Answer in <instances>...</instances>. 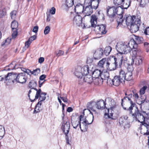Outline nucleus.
<instances>
[{
  "label": "nucleus",
  "mask_w": 149,
  "mask_h": 149,
  "mask_svg": "<svg viewBox=\"0 0 149 149\" xmlns=\"http://www.w3.org/2000/svg\"><path fill=\"white\" fill-rule=\"evenodd\" d=\"M131 45L128 44V43L124 42H118L116 46V48L118 52L120 55V58H119V66L120 67L123 62L124 63L127 60V56L126 54L130 53L133 49Z\"/></svg>",
  "instance_id": "1"
},
{
  "label": "nucleus",
  "mask_w": 149,
  "mask_h": 149,
  "mask_svg": "<svg viewBox=\"0 0 149 149\" xmlns=\"http://www.w3.org/2000/svg\"><path fill=\"white\" fill-rule=\"evenodd\" d=\"M132 116L134 118L145 126L147 129L149 127V114L144 111H140L137 107L134 109V112Z\"/></svg>",
  "instance_id": "2"
},
{
  "label": "nucleus",
  "mask_w": 149,
  "mask_h": 149,
  "mask_svg": "<svg viewBox=\"0 0 149 149\" xmlns=\"http://www.w3.org/2000/svg\"><path fill=\"white\" fill-rule=\"evenodd\" d=\"M6 80H10L14 84L18 83L23 84L26 82V79L25 77V74L21 73L17 74L16 73H9L5 76Z\"/></svg>",
  "instance_id": "3"
},
{
  "label": "nucleus",
  "mask_w": 149,
  "mask_h": 149,
  "mask_svg": "<svg viewBox=\"0 0 149 149\" xmlns=\"http://www.w3.org/2000/svg\"><path fill=\"white\" fill-rule=\"evenodd\" d=\"M132 96V94L130 93L128 94V96L124 97L123 98L121 99V105L123 109L129 111L130 114L132 116L134 113V111H133L132 110L135 105V103L133 102L131 100Z\"/></svg>",
  "instance_id": "4"
},
{
  "label": "nucleus",
  "mask_w": 149,
  "mask_h": 149,
  "mask_svg": "<svg viewBox=\"0 0 149 149\" xmlns=\"http://www.w3.org/2000/svg\"><path fill=\"white\" fill-rule=\"evenodd\" d=\"M138 16H132L129 15H125L123 19V15L121 14L119 15L116 19L118 25L125 26H129L135 21V18Z\"/></svg>",
  "instance_id": "5"
},
{
  "label": "nucleus",
  "mask_w": 149,
  "mask_h": 149,
  "mask_svg": "<svg viewBox=\"0 0 149 149\" xmlns=\"http://www.w3.org/2000/svg\"><path fill=\"white\" fill-rule=\"evenodd\" d=\"M97 18L95 15H93L91 16L90 22L92 27H94L95 29H98V32L101 35L104 34L106 33L107 31L106 30V27L105 25L102 24L100 25H96L97 21Z\"/></svg>",
  "instance_id": "6"
},
{
  "label": "nucleus",
  "mask_w": 149,
  "mask_h": 149,
  "mask_svg": "<svg viewBox=\"0 0 149 149\" xmlns=\"http://www.w3.org/2000/svg\"><path fill=\"white\" fill-rule=\"evenodd\" d=\"M143 41V39L142 37L137 36H135L134 38L130 40L128 44L131 45L134 54L136 55L137 52L139 51L138 44L142 43Z\"/></svg>",
  "instance_id": "7"
},
{
  "label": "nucleus",
  "mask_w": 149,
  "mask_h": 149,
  "mask_svg": "<svg viewBox=\"0 0 149 149\" xmlns=\"http://www.w3.org/2000/svg\"><path fill=\"white\" fill-rule=\"evenodd\" d=\"M94 105H95L96 107L99 109L102 110L106 108L105 106L106 103L105 102L102 100H100L96 103L92 101L88 103L87 104V107L88 108L91 109L95 113H96V111L93 108V106Z\"/></svg>",
  "instance_id": "8"
},
{
  "label": "nucleus",
  "mask_w": 149,
  "mask_h": 149,
  "mask_svg": "<svg viewBox=\"0 0 149 149\" xmlns=\"http://www.w3.org/2000/svg\"><path fill=\"white\" fill-rule=\"evenodd\" d=\"M61 129L64 133L68 134L70 128V123L68 118L64 117V114L63 113L62 115Z\"/></svg>",
  "instance_id": "9"
},
{
  "label": "nucleus",
  "mask_w": 149,
  "mask_h": 149,
  "mask_svg": "<svg viewBox=\"0 0 149 149\" xmlns=\"http://www.w3.org/2000/svg\"><path fill=\"white\" fill-rule=\"evenodd\" d=\"M135 19V21L128 27L132 33H135L138 31L141 24V17L139 16L136 17Z\"/></svg>",
  "instance_id": "10"
},
{
  "label": "nucleus",
  "mask_w": 149,
  "mask_h": 149,
  "mask_svg": "<svg viewBox=\"0 0 149 149\" xmlns=\"http://www.w3.org/2000/svg\"><path fill=\"white\" fill-rule=\"evenodd\" d=\"M128 118V116L125 115L120 117L119 119V124L124 129L129 128L130 126V123L127 120Z\"/></svg>",
  "instance_id": "11"
},
{
  "label": "nucleus",
  "mask_w": 149,
  "mask_h": 149,
  "mask_svg": "<svg viewBox=\"0 0 149 149\" xmlns=\"http://www.w3.org/2000/svg\"><path fill=\"white\" fill-rule=\"evenodd\" d=\"M118 7L116 8L113 6L111 7L108 6L107 10V14L109 17L111 18L113 17L116 14L118 15L117 17L119 16V15H120L118 13Z\"/></svg>",
  "instance_id": "12"
},
{
  "label": "nucleus",
  "mask_w": 149,
  "mask_h": 149,
  "mask_svg": "<svg viewBox=\"0 0 149 149\" xmlns=\"http://www.w3.org/2000/svg\"><path fill=\"white\" fill-rule=\"evenodd\" d=\"M122 80L119 76H116L113 79H108L107 81V83L108 84H110L111 85H113L116 86H118L122 82Z\"/></svg>",
  "instance_id": "13"
},
{
  "label": "nucleus",
  "mask_w": 149,
  "mask_h": 149,
  "mask_svg": "<svg viewBox=\"0 0 149 149\" xmlns=\"http://www.w3.org/2000/svg\"><path fill=\"white\" fill-rule=\"evenodd\" d=\"M82 118H83V116L81 115L80 116L79 119L77 118L74 120H72L71 123L73 128L76 129L77 127L79 126L81 131H83V130L81 129L82 126L81 124V122L83 120Z\"/></svg>",
  "instance_id": "14"
},
{
  "label": "nucleus",
  "mask_w": 149,
  "mask_h": 149,
  "mask_svg": "<svg viewBox=\"0 0 149 149\" xmlns=\"http://www.w3.org/2000/svg\"><path fill=\"white\" fill-rule=\"evenodd\" d=\"M104 55L103 49L99 48L97 49L94 54V58L95 60H99Z\"/></svg>",
  "instance_id": "15"
},
{
  "label": "nucleus",
  "mask_w": 149,
  "mask_h": 149,
  "mask_svg": "<svg viewBox=\"0 0 149 149\" xmlns=\"http://www.w3.org/2000/svg\"><path fill=\"white\" fill-rule=\"evenodd\" d=\"M90 113L93 115V118L92 121L91 122H88V120H87L86 118L84 119H83V118H82L83 121L81 122V123H82L81 126L83 128L82 130H83L86 131L88 128V125L91 124L93 121V113L91 112H90Z\"/></svg>",
  "instance_id": "16"
},
{
  "label": "nucleus",
  "mask_w": 149,
  "mask_h": 149,
  "mask_svg": "<svg viewBox=\"0 0 149 149\" xmlns=\"http://www.w3.org/2000/svg\"><path fill=\"white\" fill-rule=\"evenodd\" d=\"M114 62L112 63L111 61L110 62V64L108 65L109 67L107 68V70L110 71L115 70L118 65V63L119 64L118 59L114 58Z\"/></svg>",
  "instance_id": "17"
},
{
  "label": "nucleus",
  "mask_w": 149,
  "mask_h": 149,
  "mask_svg": "<svg viewBox=\"0 0 149 149\" xmlns=\"http://www.w3.org/2000/svg\"><path fill=\"white\" fill-rule=\"evenodd\" d=\"M85 3L92 6L93 9L96 10L97 9L100 2L92 0H85Z\"/></svg>",
  "instance_id": "18"
},
{
  "label": "nucleus",
  "mask_w": 149,
  "mask_h": 149,
  "mask_svg": "<svg viewBox=\"0 0 149 149\" xmlns=\"http://www.w3.org/2000/svg\"><path fill=\"white\" fill-rule=\"evenodd\" d=\"M74 74L78 78L81 79L83 76L82 67L80 66H78L75 69Z\"/></svg>",
  "instance_id": "19"
},
{
  "label": "nucleus",
  "mask_w": 149,
  "mask_h": 149,
  "mask_svg": "<svg viewBox=\"0 0 149 149\" xmlns=\"http://www.w3.org/2000/svg\"><path fill=\"white\" fill-rule=\"evenodd\" d=\"M93 8L92 6L89 5L88 4V5L86 6L85 9L84 8L83 12L85 14L84 17L86 16H88L92 14L93 12Z\"/></svg>",
  "instance_id": "20"
},
{
  "label": "nucleus",
  "mask_w": 149,
  "mask_h": 149,
  "mask_svg": "<svg viewBox=\"0 0 149 149\" xmlns=\"http://www.w3.org/2000/svg\"><path fill=\"white\" fill-rule=\"evenodd\" d=\"M82 17L79 14L76 15L74 18L73 23L74 25L79 26L82 23Z\"/></svg>",
  "instance_id": "21"
},
{
  "label": "nucleus",
  "mask_w": 149,
  "mask_h": 149,
  "mask_svg": "<svg viewBox=\"0 0 149 149\" xmlns=\"http://www.w3.org/2000/svg\"><path fill=\"white\" fill-rule=\"evenodd\" d=\"M84 6L82 4L79 3H77L75 6L74 10L77 14L83 12Z\"/></svg>",
  "instance_id": "22"
},
{
  "label": "nucleus",
  "mask_w": 149,
  "mask_h": 149,
  "mask_svg": "<svg viewBox=\"0 0 149 149\" xmlns=\"http://www.w3.org/2000/svg\"><path fill=\"white\" fill-rule=\"evenodd\" d=\"M74 4L73 0H66L65 4L62 6V8L66 11H68V8Z\"/></svg>",
  "instance_id": "23"
},
{
  "label": "nucleus",
  "mask_w": 149,
  "mask_h": 149,
  "mask_svg": "<svg viewBox=\"0 0 149 149\" xmlns=\"http://www.w3.org/2000/svg\"><path fill=\"white\" fill-rule=\"evenodd\" d=\"M142 57L141 56H137L134 59H132L131 64L133 65L134 64L136 65H139L142 63Z\"/></svg>",
  "instance_id": "24"
},
{
  "label": "nucleus",
  "mask_w": 149,
  "mask_h": 149,
  "mask_svg": "<svg viewBox=\"0 0 149 149\" xmlns=\"http://www.w3.org/2000/svg\"><path fill=\"white\" fill-rule=\"evenodd\" d=\"M131 3V0H123L121 6L118 7V8L120 7L122 9H127L129 7Z\"/></svg>",
  "instance_id": "25"
},
{
  "label": "nucleus",
  "mask_w": 149,
  "mask_h": 149,
  "mask_svg": "<svg viewBox=\"0 0 149 149\" xmlns=\"http://www.w3.org/2000/svg\"><path fill=\"white\" fill-rule=\"evenodd\" d=\"M91 66L90 67L88 65H85L82 67L83 70V74L85 75H87L88 74H91L92 72L91 69L92 68H91Z\"/></svg>",
  "instance_id": "26"
},
{
  "label": "nucleus",
  "mask_w": 149,
  "mask_h": 149,
  "mask_svg": "<svg viewBox=\"0 0 149 149\" xmlns=\"http://www.w3.org/2000/svg\"><path fill=\"white\" fill-rule=\"evenodd\" d=\"M90 75H85L83 79V81L88 83H91L93 81L94 78Z\"/></svg>",
  "instance_id": "27"
},
{
  "label": "nucleus",
  "mask_w": 149,
  "mask_h": 149,
  "mask_svg": "<svg viewBox=\"0 0 149 149\" xmlns=\"http://www.w3.org/2000/svg\"><path fill=\"white\" fill-rule=\"evenodd\" d=\"M101 72V70L96 69L94 71H92V72L90 74H92L93 77L94 78L100 77Z\"/></svg>",
  "instance_id": "28"
},
{
  "label": "nucleus",
  "mask_w": 149,
  "mask_h": 149,
  "mask_svg": "<svg viewBox=\"0 0 149 149\" xmlns=\"http://www.w3.org/2000/svg\"><path fill=\"white\" fill-rule=\"evenodd\" d=\"M109 73L107 71L102 72L101 74L100 75V78L103 80H107L108 79H110L109 78Z\"/></svg>",
  "instance_id": "29"
},
{
  "label": "nucleus",
  "mask_w": 149,
  "mask_h": 149,
  "mask_svg": "<svg viewBox=\"0 0 149 149\" xmlns=\"http://www.w3.org/2000/svg\"><path fill=\"white\" fill-rule=\"evenodd\" d=\"M36 37V36L35 35H33L29 38L28 41L26 42L25 43V47L28 48L32 42L35 39Z\"/></svg>",
  "instance_id": "30"
},
{
  "label": "nucleus",
  "mask_w": 149,
  "mask_h": 149,
  "mask_svg": "<svg viewBox=\"0 0 149 149\" xmlns=\"http://www.w3.org/2000/svg\"><path fill=\"white\" fill-rule=\"evenodd\" d=\"M126 72H127L125 70L121 69L120 70L119 72V76L123 81L124 80Z\"/></svg>",
  "instance_id": "31"
},
{
  "label": "nucleus",
  "mask_w": 149,
  "mask_h": 149,
  "mask_svg": "<svg viewBox=\"0 0 149 149\" xmlns=\"http://www.w3.org/2000/svg\"><path fill=\"white\" fill-rule=\"evenodd\" d=\"M137 1L140 2V6L142 7L146 6L149 2V0H137Z\"/></svg>",
  "instance_id": "32"
},
{
  "label": "nucleus",
  "mask_w": 149,
  "mask_h": 149,
  "mask_svg": "<svg viewBox=\"0 0 149 149\" xmlns=\"http://www.w3.org/2000/svg\"><path fill=\"white\" fill-rule=\"evenodd\" d=\"M37 84L36 81L33 80L30 81L29 84V87L31 89H34L36 88H35L37 86Z\"/></svg>",
  "instance_id": "33"
},
{
  "label": "nucleus",
  "mask_w": 149,
  "mask_h": 149,
  "mask_svg": "<svg viewBox=\"0 0 149 149\" xmlns=\"http://www.w3.org/2000/svg\"><path fill=\"white\" fill-rule=\"evenodd\" d=\"M132 74L131 72H126L125 76V77L124 80L127 81H130L131 80L132 78Z\"/></svg>",
  "instance_id": "34"
},
{
  "label": "nucleus",
  "mask_w": 149,
  "mask_h": 149,
  "mask_svg": "<svg viewBox=\"0 0 149 149\" xmlns=\"http://www.w3.org/2000/svg\"><path fill=\"white\" fill-rule=\"evenodd\" d=\"M112 49V47L110 46H108L106 47L104 50V54L106 56H108L110 53Z\"/></svg>",
  "instance_id": "35"
},
{
  "label": "nucleus",
  "mask_w": 149,
  "mask_h": 149,
  "mask_svg": "<svg viewBox=\"0 0 149 149\" xmlns=\"http://www.w3.org/2000/svg\"><path fill=\"white\" fill-rule=\"evenodd\" d=\"M18 26V24L17 22L13 21L11 24V27L12 30H17V28Z\"/></svg>",
  "instance_id": "36"
},
{
  "label": "nucleus",
  "mask_w": 149,
  "mask_h": 149,
  "mask_svg": "<svg viewBox=\"0 0 149 149\" xmlns=\"http://www.w3.org/2000/svg\"><path fill=\"white\" fill-rule=\"evenodd\" d=\"M110 62H111V60L110 59L105 58L103 68L107 69V68L109 67L108 65L110 64Z\"/></svg>",
  "instance_id": "37"
},
{
  "label": "nucleus",
  "mask_w": 149,
  "mask_h": 149,
  "mask_svg": "<svg viewBox=\"0 0 149 149\" xmlns=\"http://www.w3.org/2000/svg\"><path fill=\"white\" fill-rule=\"evenodd\" d=\"M93 82L96 84H102L103 82V80L99 77L94 78Z\"/></svg>",
  "instance_id": "38"
},
{
  "label": "nucleus",
  "mask_w": 149,
  "mask_h": 149,
  "mask_svg": "<svg viewBox=\"0 0 149 149\" xmlns=\"http://www.w3.org/2000/svg\"><path fill=\"white\" fill-rule=\"evenodd\" d=\"M5 133L4 128L1 125H0V139H2L4 136Z\"/></svg>",
  "instance_id": "39"
},
{
  "label": "nucleus",
  "mask_w": 149,
  "mask_h": 149,
  "mask_svg": "<svg viewBox=\"0 0 149 149\" xmlns=\"http://www.w3.org/2000/svg\"><path fill=\"white\" fill-rule=\"evenodd\" d=\"M113 108L111 109H111H107V111H108V113H106L104 115V117L107 118H111V117H112L113 116V113L112 112H111L110 113H109V111L110 110H112ZM111 112H112V111H111Z\"/></svg>",
  "instance_id": "40"
},
{
  "label": "nucleus",
  "mask_w": 149,
  "mask_h": 149,
  "mask_svg": "<svg viewBox=\"0 0 149 149\" xmlns=\"http://www.w3.org/2000/svg\"><path fill=\"white\" fill-rule=\"evenodd\" d=\"M109 102L110 103V104H111L110 106L111 107H110V108L111 109V110L112 108H114V106L115 105V102L114 101V100L111 98H109Z\"/></svg>",
  "instance_id": "41"
},
{
  "label": "nucleus",
  "mask_w": 149,
  "mask_h": 149,
  "mask_svg": "<svg viewBox=\"0 0 149 149\" xmlns=\"http://www.w3.org/2000/svg\"><path fill=\"white\" fill-rule=\"evenodd\" d=\"M47 93H46L42 92L41 95L40 96V100L41 101H42L45 100L46 98V97L45 96Z\"/></svg>",
  "instance_id": "42"
},
{
  "label": "nucleus",
  "mask_w": 149,
  "mask_h": 149,
  "mask_svg": "<svg viewBox=\"0 0 149 149\" xmlns=\"http://www.w3.org/2000/svg\"><path fill=\"white\" fill-rule=\"evenodd\" d=\"M104 60L105 58H103L98 62V65L99 67L103 68Z\"/></svg>",
  "instance_id": "43"
},
{
  "label": "nucleus",
  "mask_w": 149,
  "mask_h": 149,
  "mask_svg": "<svg viewBox=\"0 0 149 149\" xmlns=\"http://www.w3.org/2000/svg\"><path fill=\"white\" fill-rule=\"evenodd\" d=\"M40 72V69L38 68L35 70H33L31 74L35 76H36Z\"/></svg>",
  "instance_id": "44"
},
{
  "label": "nucleus",
  "mask_w": 149,
  "mask_h": 149,
  "mask_svg": "<svg viewBox=\"0 0 149 149\" xmlns=\"http://www.w3.org/2000/svg\"><path fill=\"white\" fill-rule=\"evenodd\" d=\"M147 87L146 86H143L139 91L140 94L141 95L144 94L145 92V90L147 88Z\"/></svg>",
  "instance_id": "45"
},
{
  "label": "nucleus",
  "mask_w": 149,
  "mask_h": 149,
  "mask_svg": "<svg viewBox=\"0 0 149 149\" xmlns=\"http://www.w3.org/2000/svg\"><path fill=\"white\" fill-rule=\"evenodd\" d=\"M13 63H15V62H12L9 65L8 67L9 68L8 69V70H13L15 69V65Z\"/></svg>",
  "instance_id": "46"
},
{
  "label": "nucleus",
  "mask_w": 149,
  "mask_h": 149,
  "mask_svg": "<svg viewBox=\"0 0 149 149\" xmlns=\"http://www.w3.org/2000/svg\"><path fill=\"white\" fill-rule=\"evenodd\" d=\"M6 13L5 9H3L0 8V18H2Z\"/></svg>",
  "instance_id": "47"
},
{
  "label": "nucleus",
  "mask_w": 149,
  "mask_h": 149,
  "mask_svg": "<svg viewBox=\"0 0 149 149\" xmlns=\"http://www.w3.org/2000/svg\"><path fill=\"white\" fill-rule=\"evenodd\" d=\"M50 31V28L49 26H46L44 30V33L45 35H46Z\"/></svg>",
  "instance_id": "48"
},
{
  "label": "nucleus",
  "mask_w": 149,
  "mask_h": 149,
  "mask_svg": "<svg viewBox=\"0 0 149 149\" xmlns=\"http://www.w3.org/2000/svg\"><path fill=\"white\" fill-rule=\"evenodd\" d=\"M41 95V93L38 92L37 91H36V93L35 96V98L33 100H31V99L30 98V100H31V102H33L36 99H38L40 97Z\"/></svg>",
  "instance_id": "49"
},
{
  "label": "nucleus",
  "mask_w": 149,
  "mask_h": 149,
  "mask_svg": "<svg viewBox=\"0 0 149 149\" xmlns=\"http://www.w3.org/2000/svg\"><path fill=\"white\" fill-rule=\"evenodd\" d=\"M16 11L15 10L13 11L10 13V15L12 19H14L16 17Z\"/></svg>",
  "instance_id": "50"
},
{
  "label": "nucleus",
  "mask_w": 149,
  "mask_h": 149,
  "mask_svg": "<svg viewBox=\"0 0 149 149\" xmlns=\"http://www.w3.org/2000/svg\"><path fill=\"white\" fill-rule=\"evenodd\" d=\"M64 54V52L61 50H59L58 53H56V56L57 57L63 55Z\"/></svg>",
  "instance_id": "51"
},
{
  "label": "nucleus",
  "mask_w": 149,
  "mask_h": 149,
  "mask_svg": "<svg viewBox=\"0 0 149 149\" xmlns=\"http://www.w3.org/2000/svg\"><path fill=\"white\" fill-rule=\"evenodd\" d=\"M133 65L131 64V65H130V64L128 65L127 68V69L128 72H132V71L133 70V68L132 66Z\"/></svg>",
  "instance_id": "52"
},
{
  "label": "nucleus",
  "mask_w": 149,
  "mask_h": 149,
  "mask_svg": "<svg viewBox=\"0 0 149 149\" xmlns=\"http://www.w3.org/2000/svg\"><path fill=\"white\" fill-rule=\"evenodd\" d=\"M93 61V59L92 57H88L87 58V63L88 64H91Z\"/></svg>",
  "instance_id": "53"
},
{
  "label": "nucleus",
  "mask_w": 149,
  "mask_h": 149,
  "mask_svg": "<svg viewBox=\"0 0 149 149\" xmlns=\"http://www.w3.org/2000/svg\"><path fill=\"white\" fill-rule=\"evenodd\" d=\"M133 93V96L135 97L136 100L137 99L139 98V96L137 93L136 92V90H134L132 91Z\"/></svg>",
  "instance_id": "54"
},
{
  "label": "nucleus",
  "mask_w": 149,
  "mask_h": 149,
  "mask_svg": "<svg viewBox=\"0 0 149 149\" xmlns=\"http://www.w3.org/2000/svg\"><path fill=\"white\" fill-rule=\"evenodd\" d=\"M144 45L146 48L147 52H148L149 51V43L147 42H145Z\"/></svg>",
  "instance_id": "55"
},
{
  "label": "nucleus",
  "mask_w": 149,
  "mask_h": 149,
  "mask_svg": "<svg viewBox=\"0 0 149 149\" xmlns=\"http://www.w3.org/2000/svg\"><path fill=\"white\" fill-rule=\"evenodd\" d=\"M11 39L9 38H7L5 40V43L3 44H2V45L3 46V45H8L10 42L11 41Z\"/></svg>",
  "instance_id": "56"
},
{
  "label": "nucleus",
  "mask_w": 149,
  "mask_h": 149,
  "mask_svg": "<svg viewBox=\"0 0 149 149\" xmlns=\"http://www.w3.org/2000/svg\"><path fill=\"white\" fill-rule=\"evenodd\" d=\"M13 33L12 34V36L13 38H15L17 36V30H13Z\"/></svg>",
  "instance_id": "57"
},
{
  "label": "nucleus",
  "mask_w": 149,
  "mask_h": 149,
  "mask_svg": "<svg viewBox=\"0 0 149 149\" xmlns=\"http://www.w3.org/2000/svg\"><path fill=\"white\" fill-rule=\"evenodd\" d=\"M65 96L64 97H60V98H61L62 100L65 102L67 103L68 102V100L66 97V95L65 94Z\"/></svg>",
  "instance_id": "58"
},
{
  "label": "nucleus",
  "mask_w": 149,
  "mask_h": 149,
  "mask_svg": "<svg viewBox=\"0 0 149 149\" xmlns=\"http://www.w3.org/2000/svg\"><path fill=\"white\" fill-rule=\"evenodd\" d=\"M55 8L54 7H53L51 8V9L50 10L49 12L52 15H54L55 13Z\"/></svg>",
  "instance_id": "59"
},
{
  "label": "nucleus",
  "mask_w": 149,
  "mask_h": 149,
  "mask_svg": "<svg viewBox=\"0 0 149 149\" xmlns=\"http://www.w3.org/2000/svg\"><path fill=\"white\" fill-rule=\"evenodd\" d=\"M38 29V26H36L33 27V31L35 33H37Z\"/></svg>",
  "instance_id": "60"
},
{
  "label": "nucleus",
  "mask_w": 149,
  "mask_h": 149,
  "mask_svg": "<svg viewBox=\"0 0 149 149\" xmlns=\"http://www.w3.org/2000/svg\"><path fill=\"white\" fill-rule=\"evenodd\" d=\"M46 76L45 74H42L39 77L40 81L43 80L46 78Z\"/></svg>",
  "instance_id": "61"
},
{
  "label": "nucleus",
  "mask_w": 149,
  "mask_h": 149,
  "mask_svg": "<svg viewBox=\"0 0 149 149\" xmlns=\"http://www.w3.org/2000/svg\"><path fill=\"white\" fill-rule=\"evenodd\" d=\"M144 33L146 35H149V27H148L145 30Z\"/></svg>",
  "instance_id": "62"
},
{
  "label": "nucleus",
  "mask_w": 149,
  "mask_h": 149,
  "mask_svg": "<svg viewBox=\"0 0 149 149\" xmlns=\"http://www.w3.org/2000/svg\"><path fill=\"white\" fill-rule=\"evenodd\" d=\"M32 71L30 70L29 69H27L26 70L25 73H26L28 75H31L32 74Z\"/></svg>",
  "instance_id": "63"
},
{
  "label": "nucleus",
  "mask_w": 149,
  "mask_h": 149,
  "mask_svg": "<svg viewBox=\"0 0 149 149\" xmlns=\"http://www.w3.org/2000/svg\"><path fill=\"white\" fill-rule=\"evenodd\" d=\"M44 58L42 57H40L38 59V62L40 63H41L44 62Z\"/></svg>",
  "instance_id": "64"
}]
</instances>
